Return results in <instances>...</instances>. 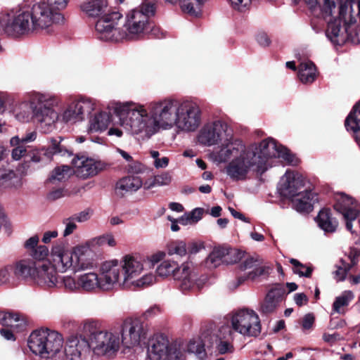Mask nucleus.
I'll return each instance as SVG.
<instances>
[{
  "label": "nucleus",
  "instance_id": "e2e57ef3",
  "mask_svg": "<svg viewBox=\"0 0 360 360\" xmlns=\"http://www.w3.org/2000/svg\"><path fill=\"white\" fill-rule=\"evenodd\" d=\"M39 238L38 236L35 235L28 238L24 243L25 248L32 252L35 248L37 247Z\"/></svg>",
  "mask_w": 360,
  "mask_h": 360
},
{
  "label": "nucleus",
  "instance_id": "864d4df0",
  "mask_svg": "<svg viewBox=\"0 0 360 360\" xmlns=\"http://www.w3.org/2000/svg\"><path fill=\"white\" fill-rule=\"evenodd\" d=\"M150 155L154 160L153 165L156 169H163L168 166L169 160L167 157H160V153L157 150H151Z\"/></svg>",
  "mask_w": 360,
  "mask_h": 360
},
{
  "label": "nucleus",
  "instance_id": "6ab92c4d",
  "mask_svg": "<svg viewBox=\"0 0 360 360\" xmlns=\"http://www.w3.org/2000/svg\"><path fill=\"white\" fill-rule=\"evenodd\" d=\"M58 271L49 262L39 263L34 277V283L38 285L52 288L58 283Z\"/></svg>",
  "mask_w": 360,
  "mask_h": 360
},
{
  "label": "nucleus",
  "instance_id": "9b49d317",
  "mask_svg": "<svg viewBox=\"0 0 360 360\" xmlns=\"http://www.w3.org/2000/svg\"><path fill=\"white\" fill-rule=\"evenodd\" d=\"M122 15L117 11H110L99 18L95 25L98 37L103 41H118L125 39V32L118 26Z\"/></svg>",
  "mask_w": 360,
  "mask_h": 360
},
{
  "label": "nucleus",
  "instance_id": "79ce46f5",
  "mask_svg": "<svg viewBox=\"0 0 360 360\" xmlns=\"http://www.w3.org/2000/svg\"><path fill=\"white\" fill-rule=\"evenodd\" d=\"M172 176L169 172H163L146 181L144 183V188L146 189H150L153 187L168 186L172 182Z\"/></svg>",
  "mask_w": 360,
  "mask_h": 360
},
{
  "label": "nucleus",
  "instance_id": "58836bf2",
  "mask_svg": "<svg viewBox=\"0 0 360 360\" xmlns=\"http://www.w3.org/2000/svg\"><path fill=\"white\" fill-rule=\"evenodd\" d=\"M225 264V248H215L205 260V265L209 269H214Z\"/></svg>",
  "mask_w": 360,
  "mask_h": 360
},
{
  "label": "nucleus",
  "instance_id": "72a5a7b5",
  "mask_svg": "<svg viewBox=\"0 0 360 360\" xmlns=\"http://www.w3.org/2000/svg\"><path fill=\"white\" fill-rule=\"evenodd\" d=\"M75 101L77 105L75 108L80 115L82 121L85 119L86 115L95 111L98 106L97 101L91 98L80 97Z\"/></svg>",
  "mask_w": 360,
  "mask_h": 360
},
{
  "label": "nucleus",
  "instance_id": "a18cd8bd",
  "mask_svg": "<svg viewBox=\"0 0 360 360\" xmlns=\"http://www.w3.org/2000/svg\"><path fill=\"white\" fill-rule=\"evenodd\" d=\"M347 0H338V3L340 5V15H341L344 6ZM336 8V3L335 0H324L323 5L321 8L322 15L324 18L331 17Z\"/></svg>",
  "mask_w": 360,
  "mask_h": 360
},
{
  "label": "nucleus",
  "instance_id": "ea45409f",
  "mask_svg": "<svg viewBox=\"0 0 360 360\" xmlns=\"http://www.w3.org/2000/svg\"><path fill=\"white\" fill-rule=\"evenodd\" d=\"M74 173L73 169L68 165H61L56 167L51 172L49 182L56 184L68 180Z\"/></svg>",
  "mask_w": 360,
  "mask_h": 360
},
{
  "label": "nucleus",
  "instance_id": "a19ab883",
  "mask_svg": "<svg viewBox=\"0 0 360 360\" xmlns=\"http://www.w3.org/2000/svg\"><path fill=\"white\" fill-rule=\"evenodd\" d=\"M0 185L4 187H17L21 185V180L13 171L0 169Z\"/></svg>",
  "mask_w": 360,
  "mask_h": 360
},
{
  "label": "nucleus",
  "instance_id": "5fc2aeb1",
  "mask_svg": "<svg viewBox=\"0 0 360 360\" xmlns=\"http://www.w3.org/2000/svg\"><path fill=\"white\" fill-rule=\"evenodd\" d=\"M231 7L238 12H245L249 10L252 0H228Z\"/></svg>",
  "mask_w": 360,
  "mask_h": 360
},
{
  "label": "nucleus",
  "instance_id": "bb28decb",
  "mask_svg": "<svg viewBox=\"0 0 360 360\" xmlns=\"http://www.w3.org/2000/svg\"><path fill=\"white\" fill-rule=\"evenodd\" d=\"M0 323L6 328L15 332L22 330L26 326L25 319L20 314L8 311H0Z\"/></svg>",
  "mask_w": 360,
  "mask_h": 360
},
{
  "label": "nucleus",
  "instance_id": "9d476101",
  "mask_svg": "<svg viewBox=\"0 0 360 360\" xmlns=\"http://www.w3.org/2000/svg\"><path fill=\"white\" fill-rule=\"evenodd\" d=\"M232 134L231 128L226 122L221 120H216L204 126L200 132L198 140L201 143L207 146L215 145L219 141L224 140L220 149L214 155V160L218 162L216 160L217 153L233 139H238L233 137Z\"/></svg>",
  "mask_w": 360,
  "mask_h": 360
},
{
  "label": "nucleus",
  "instance_id": "052dcab7",
  "mask_svg": "<svg viewBox=\"0 0 360 360\" xmlns=\"http://www.w3.org/2000/svg\"><path fill=\"white\" fill-rule=\"evenodd\" d=\"M217 349L219 354H224L226 353L232 352H233V346L231 343L227 341H219L217 344Z\"/></svg>",
  "mask_w": 360,
  "mask_h": 360
},
{
  "label": "nucleus",
  "instance_id": "cd10ccee",
  "mask_svg": "<svg viewBox=\"0 0 360 360\" xmlns=\"http://www.w3.org/2000/svg\"><path fill=\"white\" fill-rule=\"evenodd\" d=\"M144 186L141 179L137 176H127L122 178L116 184V192L120 195L127 193H132L138 191Z\"/></svg>",
  "mask_w": 360,
  "mask_h": 360
},
{
  "label": "nucleus",
  "instance_id": "aec40b11",
  "mask_svg": "<svg viewBox=\"0 0 360 360\" xmlns=\"http://www.w3.org/2000/svg\"><path fill=\"white\" fill-rule=\"evenodd\" d=\"M75 174L81 179H87L96 176L100 172L104 170L107 165L101 161L92 158H81L75 162Z\"/></svg>",
  "mask_w": 360,
  "mask_h": 360
},
{
  "label": "nucleus",
  "instance_id": "c85d7f7f",
  "mask_svg": "<svg viewBox=\"0 0 360 360\" xmlns=\"http://www.w3.org/2000/svg\"><path fill=\"white\" fill-rule=\"evenodd\" d=\"M326 35L333 44H341L345 41L346 34L345 30H342L340 27V19H335L333 21L328 20Z\"/></svg>",
  "mask_w": 360,
  "mask_h": 360
},
{
  "label": "nucleus",
  "instance_id": "c9c22d12",
  "mask_svg": "<svg viewBox=\"0 0 360 360\" xmlns=\"http://www.w3.org/2000/svg\"><path fill=\"white\" fill-rule=\"evenodd\" d=\"M69 292H80L79 276L75 277L72 275H64L58 276L57 286Z\"/></svg>",
  "mask_w": 360,
  "mask_h": 360
},
{
  "label": "nucleus",
  "instance_id": "412c9836",
  "mask_svg": "<svg viewBox=\"0 0 360 360\" xmlns=\"http://www.w3.org/2000/svg\"><path fill=\"white\" fill-rule=\"evenodd\" d=\"M242 271H245V278L254 280L267 273L269 268L264 265L263 259L259 256L250 257L240 265Z\"/></svg>",
  "mask_w": 360,
  "mask_h": 360
},
{
  "label": "nucleus",
  "instance_id": "2eb2a0df",
  "mask_svg": "<svg viewBox=\"0 0 360 360\" xmlns=\"http://www.w3.org/2000/svg\"><path fill=\"white\" fill-rule=\"evenodd\" d=\"M51 264L60 273L72 271V248L70 250L63 243H56L51 250Z\"/></svg>",
  "mask_w": 360,
  "mask_h": 360
},
{
  "label": "nucleus",
  "instance_id": "a878e982",
  "mask_svg": "<svg viewBox=\"0 0 360 360\" xmlns=\"http://www.w3.org/2000/svg\"><path fill=\"white\" fill-rule=\"evenodd\" d=\"M292 198L293 207L300 212H311L314 202L317 200L316 195L309 191L299 193Z\"/></svg>",
  "mask_w": 360,
  "mask_h": 360
},
{
  "label": "nucleus",
  "instance_id": "473e14b6",
  "mask_svg": "<svg viewBox=\"0 0 360 360\" xmlns=\"http://www.w3.org/2000/svg\"><path fill=\"white\" fill-rule=\"evenodd\" d=\"M316 222L319 226L326 233L335 231L338 224L328 210H322L319 212L316 217Z\"/></svg>",
  "mask_w": 360,
  "mask_h": 360
},
{
  "label": "nucleus",
  "instance_id": "7c9ffc66",
  "mask_svg": "<svg viewBox=\"0 0 360 360\" xmlns=\"http://www.w3.org/2000/svg\"><path fill=\"white\" fill-rule=\"evenodd\" d=\"M283 291L277 288L271 290L261 306L262 312L264 314L273 312L281 301Z\"/></svg>",
  "mask_w": 360,
  "mask_h": 360
},
{
  "label": "nucleus",
  "instance_id": "6e6552de",
  "mask_svg": "<svg viewBox=\"0 0 360 360\" xmlns=\"http://www.w3.org/2000/svg\"><path fill=\"white\" fill-rule=\"evenodd\" d=\"M30 8L22 7L15 12L0 13V32L19 37L35 31Z\"/></svg>",
  "mask_w": 360,
  "mask_h": 360
},
{
  "label": "nucleus",
  "instance_id": "39448f33",
  "mask_svg": "<svg viewBox=\"0 0 360 360\" xmlns=\"http://www.w3.org/2000/svg\"><path fill=\"white\" fill-rule=\"evenodd\" d=\"M27 102L31 110L32 119L42 133L49 134L56 129L58 122H82L75 108L77 105L75 100L60 113L56 108L61 105V99L55 94L33 91L27 94Z\"/></svg>",
  "mask_w": 360,
  "mask_h": 360
},
{
  "label": "nucleus",
  "instance_id": "4c0bfd02",
  "mask_svg": "<svg viewBox=\"0 0 360 360\" xmlns=\"http://www.w3.org/2000/svg\"><path fill=\"white\" fill-rule=\"evenodd\" d=\"M207 0H181V9L191 16L197 17L202 11V7Z\"/></svg>",
  "mask_w": 360,
  "mask_h": 360
},
{
  "label": "nucleus",
  "instance_id": "f3484780",
  "mask_svg": "<svg viewBox=\"0 0 360 360\" xmlns=\"http://www.w3.org/2000/svg\"><path fill=\"white\" fill-rule=\"evenodd\" d=\"M169 340L162 333L153 334L146 343V360H165L167 358Z\"/></svg>",
  "mask_w": 360,
  "mask_h": 360
},
{
  "label": "nucleus",
  "instance_id": "c03bdc74",
  "mask_svg": "<svg viewBox=\"0 0 360 360\" xmlns=\"http://www.w3.org/2000/svg\"><path fill=\"white\" fill-rule=\"evenodd\" d=\"M166 251L168 255L183 257L187 255L186 243L183 240H174L167 244Z\"/></svg>",
  "mask_w": 360,
  "mask_h": 360
},
{
  "label": "nucleus",
  "instance_id": "f8f14e48",
  "mask_svg": "<svg viewBox=\"0 0 360 360\" xmlns=\"http://www.w3.org/2000/svg\"><path fill=\"white\" fill-rule=\"evenodd\" d=\"M207 276L199 274L193 263L186 261L180 264V269L174 275V281L183 292L199 290L207 282Z\"/></svg>",
  "mask_w": 360,
  "mask_h": 360
},
{
  "label": "nucleus",
  "instance_id": "603ef678",
  "mask_svg": "<svg viewBox=\"0 0 360 360\" xmlns=\"http://www.w3.org/2000/svg\"><path fill=\"white\" fill-rule=\"evenodd\" d=\"M165 360H185V356L176 345H170L169 342Z\"/></svg>",
  "mask_w": 360,
  "mask_h": 360
},
{
  "label": "nucleus",
  "instance_id": "dca6fc26",
  "mask_svg": "<svg viewBox=\"0 0 360 360\" xmlns=\"http://www.w3.org/2000/svg\"><path fill=\"white\" fill-rule=\"evenodd\" d=\"M95 266L91 250L88 244L72 248V271L75 273L91 270Z\"/></svg>",
  "mask_w": 360,
  "mask_h": 360
},
{
  "label": "nucleus",
  "instance_id": "37998d69",
  "mask_svg": "<svg viewBox=\"0 0 360 360\" xmlns=\"http://www.w3.org/2000/svg\"><path fill=\"white\" fill-rule=\"evenodd\" d=\"M354 298V295L352 291H344L340 296L335 298L333 304V311L338 314H342L344 312L342 307L348 306Z\"/></svg>",
  "mask_w": 360,
  "mask_h": 360
},
{
  "label": "nucleus",
  "instance_id": "774afa93",
  "mask_svg": "<svg viewBox=\"0 0 360 360\" xmlns=\"http://www.w3.org/2000/svg\"><path fill=\"white\" fill-rule=\"evenodd\" d=\"M16 332L14 331L12 329H8V328H2L1 330H0V334L1 335V336L6 340H8V341H15V333Z\"/></svg>",
  "mask_w": 360,
  "mask_h": 360
},
{
  "label": "nucleus",
  "instance_id": "b1692460",
  "mask_svg": "<svg viewBox=\"0 0 360 360\" xmlns=\"http://www.w3.org/2000/svg\"><path fill=\"white\" fill-rule=\"evenodd\" d=\"M111 122L110 112L101 110L90 116L88 122L89 133L102 132L106 130Z\"/></svg>",
  "mask_w": 360,
  "mask_h": 360
},
{
  "label": "nucleus",
  "instance_id": "f704fd0d",
  "mask_svg": "<svg viewBox=\"0 0 360 360\" xmlns=\"http://www.w3.org/2000/svg\"><path fill=\"white\" fill-rule=\"evenodd\" d=\"M103 330L101 329V324L98 321L93 319H87L84 321L79 327V331L81 333L80 335L86 337L88 336V341L90 344L93 343L94 337L101 333Z\"/></svg>",
  "mask_w": 360,
  "mask_h": 360
},
{
  "label": "nucleus",
  "instance_id": "f03ea898",
  "mask_svg": "<svg viewBox=\"0 0 360 360\" xmlns=\"http://www.w3.org/2000/svg\"><path fill=\"white\" fill-rule=\"evenodd\" d=\"M272 158H280L288 165L298 163L287 148L272 138L248 146L241 139H233L216 155L219 163L229 162L225 172L233 181L245 180L255 173L263 174L269 167V159Z\"/></svg>",
  "mask_w": 360,
  "mask_h": 360
},
{
  "label": "nucleus",
  "instance_id": "4be33fe9",
  "mask_svg": "<svg viewBox=\"0 0 360 360\" xmlns=\"http://www.w3.org/2000/svg\"><path fill=\"white\" fill-rule=\"evenodd\" d=\"M38 264L32 259H23L16 262L13 266V274L20 279L32 281L38 267Z\"/></svg>",
  "mask_w": 360,
  "mask_h": 360
},
{
  "label": "nucleus",
  "instance_id": "3c124183",
  "mask_svg": "<svg viewBox=\"0 0 360 360\" xmlns=\"http://www.w3.org/2000/svg\"><path fill=\"white\" fill-rule=\"evenodd\" d=\"M290 262L293 265V271L295 274L305 277H309L311 276L312 272L311 267L303 265L295 259H291Z\"/></svg>",
  "mask_w": 360,
  "mask_h": 360
},
{
  "label": "nucleus",
  "instance_id": "ddd939ff",
  "mask_svg": "<svg viewBox=\"0 0 360 360\" xmlns=\"http://www.w3.org/2000/svg\"><path fill=\"white\" fill-rule=\"evenodd\" d=\"M36 30H43L53 24L63 23V14L55 13L45 1L36 3L30 8Z\"/></svg>",
  "mask_w": 360,
  "mask_h": 360
},
{
  "label": "nucleus",
  "instance_id": "f257e3e1",
  "mask_svg": "<svg viewBox=\"0 0 360 360\" xmlns=\"http://www.w3.org/2000/svg\"><path fill=\"white\" fill-rule=\"evenodd\" d=\"M113 112L119 124L128 134L143 140L174 128L183 132L195 131L202 120V112L196 102L170 97L145 104L118 102L115 104Z\"/></svg>",
  "mask_w": 360,
  "mask_h": 360
},
{
  "label": "nucleus",
  "instance_id": "423d86ee",
  "mask_svg": "<svg viewBox=\"0 0 360 360\" xmlns=\"http://www.w3.org/2000/svg\"><path fill=\"white\" fill-rule=\"evenodd\" d=\"M27 346L34 354L43 360H59L63 354V338L57 331L41 328L30 335Z\"/></svg>",
  "mask_w": 360,
  "mask_h": 360
},
{
  "label": "nucleus",
  "instance_id": "c756f323",
  "mask_svg": "<svg viewBox=\"0 0 360 360\" xmlns=\"http://www.w3.org/2000/svg\"><path fill=\"white\" fill-rule=\"evenodd\" d=\"M345 125L347 131L354 134L356 141L360 139V102L353 108L345 120Z\"/></svg>",
  "mask_w": 360,
  "mask_h": 360
},
{
  "label": "nucleus",
  "instance_id": "a211bd4d",
  "mask_svg": "<svg viewBox=\"0 0 360 360\" xmlns=\"http://www.w3.org/2000/svg\"><path fill=\"white\" fill-rule=\"evenodd\" d=\"M304 186V178L299 173L286 171L280 181L281 194L287 198H293Z\"/></svg>",
  "mask_w": 360,
  "mask_h": 360
},
{
  "label": "nucleus",
  "instance_id": "393cba45",
  "mask_svg": "<svg viewBox=\"0 0 360 360\" xmlns=\"http://www.w3.org/2000/svg\"><path fill=\"white\" fill-rule=\"evenodd\" d=\"M80 9L89 17L99 18L109 11L106 0H86L80 5Z\"/></svg>",
  "mask_w": 360,
  "mask_h": 360
},
{
  "label": "nucleus",
  "instance_id": "0eeeda50",
  "mask_svg": "<svg viewBox=\"0 0 360 360\" xmlns=\"http://www.w3.org/2000/svg\"><path fill=\"white\" fill-rule=\"evenodd\" d=\"M154 13V5L150 3H143L139 8L129 11L122 27L125 38L138 39L145 34L150 27L149 17Z\"/></svg>",
  "mask_w": 360,
  "mask_h": 360
},
{
  "label": "nucleus",
  "instance_id": "338daca9",
  "mask_svg": "<svg viewBox=\"0 0 360 360\" xmlns=\"http://www.w3.org/2000/svg\"><path fill=\"white\" fill-rule=\"evenodd\" d=\"M190 217L191 218V221H193V224H196L199 221L204 214V209L200 207H197L193 209L191 212L188 213Z\"/></svg>",
  "mask_w": 360,
  "mask_h": 360
},
{
  "label": "nucleus",
  "instance_id": "20e7f679",
  "mask_svg": "<svg viewBox=\"0 0 360 360\" xmlns=\"http://www.w3.org/2000/svg\"><path fill=\"white\" fill-rule=\"evenodd\" d=\"M147 325L138 318L128 317L117 326L103 330L94 337L92 352L96 356L114 357L121 350L131 354L148 336Z\"/></svg>",
  "mask_w": 360,
  "mask_h": 360
},
{
  "label": "nucleus",
  "instance_id": "2f4dec72",
  "mask_svg": "<svg viewBox=\"0 0 360 360\" xmlns=\"http://www.w3.org/2000/svg\"><path fill=\"white\" fill-rule=\"evenodd\" d=\"M298 77L303 84H311L316 77V68L311 61L302 62L298 67Z\"/></svg>",
  "mask_w": 360,
  "mask_h": 360
},
{
  "label": "nucleus",
  "instance_id": "49530a36",
  "mask_svg": "<svg viewBox=\"0 0 360 360\" xmlns=\"http://www.w3.org/2000/svg\"><path fill=\"white\" fill-rule=\"evenodd\" d=\"M187 351L194 354L200 359H204L206 356L204 345L199 340L190 341L187 346Z\"/></svg>",
  "mask_w": 360,
  "mask_h": 360
},
{
  "label": "nucleus",
  "instance_id": "4d7b16f0",
  "mask_svg": "<svg viewBox=\"0 0 360 360\" xmlns=\"http://www.w3.org/2000/svg\"><path fill=\"white\" fill-rule=\"evenodd\" d=\"M45 2L55 13L63 14L61 11L67 7L69 0H46Z\"/></svg>",
  "mask_w": 360,
  "mask_h": 360
},
{
  "label": "nucleus",
  "instance_id": "e433bc0d",
  "mask_svg": "<svg viewBox=\"0 0 360 360\" xmlns=\"http://www.w3.org/2000/svg\"><path fill=\"white\" fill-rule=\"evenodd\" d=\"M180 269V265L173 260L166 259L162 262L156 269L157 274L162 278L172 276L174 279V275Z\"/></svg>",
  "mask_w": 360,
  "mask_h": 360
},
{
  "label": "nucleus",
  "instance_id": "4468645a",
  "mask_svg": "<svg viewBox=\"0 0 360 360\" xmlns=\"http://www.w3.org/2000/svg\"><path fill=\"white\" fill-rule=\"evenodd\" d=\"M92 351L91 344L82 335H73L67 340L64 352L69 360H82Z\"/></svg>",
  "mask_w": 360,
  "mask_h": 360
},
{
  "label": "nucleus",
  "instance_id": "1a4fd4ad",
  "mask_svg": "<svg viewBox=\"0 0 360 360\" xmlns=\"http://www.w3.org/2000/svg\"><path fill=\"white\" fill-rule=\"evenodd\" d=\"M231 329L244 337H257L260 335L262 325L259 315L252 309L243 308L229 315Z\"/></svg>",
  "mask_w": 360,
  "mask_h": 360
},
{
  "label": "nucleus",
  "instance_id": "bf43d9fd",
  "mask_svg": "<svg viewBox=\"0 0 360 360\" xmlns=\"http://www.w3.org/2000/svg\"><path fill=\"white\" fill-rule=\"evenodd\" d=\"M93 211L91 209L84 210L79 213L72 215L76 222L84 223L87 221L91 217Z\"/></svg>",
  "mask_w": 360,
  "mask_h": 360
},
{
  "label": "nucleus",
  "instance_id": "8fccbe9b",
  "mask_svg": "<svg viewBox=\"0 0 360 360\" xmlns=\"http://www.w3.org/2000/svg\"><path fill=\"white\" fill-rule=\"evenodd\" d=\"M243 257V253L233 248H225V264H233L240 261Z\"/></svg>",
  "mask_w": 360,
  "mask_h": 360
},
{
  "label": "nucleus",
  "instance_id": "6e6d98bb",
  "mask_svg": "<svg viewBox=\"0 0 360 360\" xmlns=\"http://www.w3.org/2000/svg\"><path fill=\"white\" fill-rule=\"evenodd\" d=\"M63 224L65 226V229L63 233V237L71 235L77 228L76 221L72 216L63 219Z\"/></svg>",
  "mask_w": 360,
  "mask_h": 360
},
{
  "label": "nucleus",
  "instance_id": "7ed1b4c3",
  "mask_svg": "<svg viewBox=\"0 0 360 360\" xmlns=\"http://www.w3.org/2000/svg\"><path fill=\"white\" fill-rule=\"evenodd\" d=\"M78 276L80 292H93L97 290L110 291L117 288L135 289L150 285L155 281L153 274L144 273L143 262L132 255L103 262L98 274L88 272Z\"/></svg>",
  "mask_w": 360,
  "mask_h": 360
},
{
  "label": "nucleus",
  "instance_id": "0e129e2a",
  "mask_svg": "<svg viewBox=\"0 0 360 360\" xmlns=\"http://www.w3.org/2000/svg\"><path fill=\"white\" fill-rule=\"evenodd\" d=\"M314 323V316L312 314L304 315L302 321V327L303 330H309L312 328Z\"/></svg>",
  "mask_w": 360,
  "mask_h": 360
},
{
  "label": "nucleus",
  "instance_id": "09e8293b",
  "mask_svg": "<svg viewBox=\"0 0 360 360\" xmlns=\"http://www.w3.org/2000/svg\"><path fill=\"white\" fill-rule=\"evenodd\" d=\"M37 133L35 131H28L22 138H20L18 136L12 137L11 139L10 143L11 146L28 143L33 142L37 139Z\"/></svg>",
  "mask_w": 360,
  "mask_h": 360
},
{
  "label": "nucleus",
  "instance_id": "680f3d73",
  "mask_svg": "<svg viewBox=\"0 0 360 360\" xmlns=\"http://www.w3.org/2000/svg\"><path fill=\"white\" fill-rule=\"evenodd\" d=\"M15 148L12 150V158L15 160H20L26 153V148L22 144L14 146Z\"/></svg>",
  "mask_w": 360,
  "mask_h": 360
},
{
  "label": "nucleus",
  "instance_id": "13d9d810",
  "mask_svg": "<svg viewBox=\"0 0 360 360\" xmlns=\"http://www.w3.org/2000/svg\"><path fill=\"white\" fill-rule=\"evenodd\" d=\"M30 255L34 259L43 260L48 256L49 249L45 245H39L30 252Z\"/></svg>",
  "mask_w": 360,
  "mask_h": 360
},
{
  "label": "nucleus",
  "instance_id": "5701e85b",
  "mask_svg": "<svg viewBox=\"0 0 360 360\" xmlns=\"http://www.w3.org/2000/svg\"><path fill=\"white\" fill-rule=\"evenodd\" d=\"M51 143V146L48 148L32 150L30 154L32 162L39 163L45 160H50L55 154L64 155L65 153H68V150H63L56 140L53 139Z\"/></svg>",
  "mask_w": 360,
  "mask_h": 360
},
{
  "label": "nucleus",
  "instance_id": "de8ad7c7",
  "mask_svg": "<svg viewBox=\"0 0 360 360\" xmlns=\"http://www.w3.org/2000/svg\"><path fill=\"white\" fill-rule=\"evenodd\" d=\"M359 255L357 251H355L354 255H352L349 256L351 259V264L345 266L344 267H340L335 271V276L337 281H341L345 280L347 272L350 270L352 266H354L356 264V257Z\"/></svg>",
  "mask_w": 360,
  "mask_h": 360
},
{
  "label": "nucleus",
  "instance_id": "69168bd1",
  "mask_svg": "<svg viewBox=\"0 0 360 360\" xmlns=\"http://www.w3.org/2000/svg\"><path fill=\"white\" fill-rule=\"evenodd\" d=\"M257 43L262 46H267L270 44L271 40L268 34L264 32H258L256 36Z\"/></svg>",
  "mask_w": 360,
  "mask_h": 360
}]
</instances>
